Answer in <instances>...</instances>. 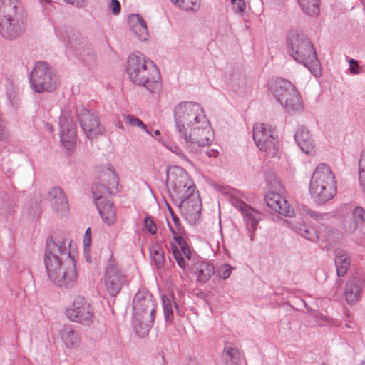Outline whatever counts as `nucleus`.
<instances>
[{"mask_svg":"<svg viewBox=\"0 0 365 365\" xmlns=\"http://www.w3.org/2000/svg\"><path fill=\"white\" fill-rule=\"evenodd\" d=\"M176 129L185 140V149L192 155L200 153V148L209 145L214 133L201 105L187 101L178 104L174 109Z\"/></svg>","mask_w":365,"mask_h":365,"instance_id":"nucleus-1","label":"nucleus"},{"mask_svg":"<svg viewBox=\"0 0 365 365\" xmlns=\"http://www.w3.org/2000/svg\"><path fill=\"white\" fill-rule=\"evenodd\" d=\"M126 72L134 85L143 87L150 93L160 90V71L153 61L144 54L139 52L131 53L127 60Z\"/></svg>","mask_w":365,"mask_h":365,"instance_id":"nucleus-2","label":"nucleus"},{"mask_svg":"<svg viewBox=\"0 0 365 365\" xmlns=\"http://www.w3.org/2000/svg\"><path fill=\"white\" fill-rule=\"evenodd\" d=\"M287 43L289 55L307 68L314 76H320L319 62L310 40L303 34L292 31L289 34Z\"/></svg>","mask_w":365,"mask_h":365,"instance_id":"nucleus-3","label":"nucleus"},{"mask_svg":"<svg viewBox=\"0 0 365 365\" xmlns=\"http://www.w3.org/2000/svg\"><path fill=\"white\" fill-rule=\"evenodd\" d=\"M153 297L148 291L136 293L133 300V318L134 329L140 336H145L153 327L156 310Z\"/></svg>","mask_w":365,"mask_h":365,"instance_id":"nucleus-4","label":"nucleus"},{"mask_svg":"<svg viewBox=\"0 0 365 365\" xmlns=\"http://www.w3.org/2000/svg\"><path fill=\"white\" fill-rule=\"evenodd\" d=\"M25 29V17L18 0H0V34L5 38L19 37Z\"/></svg>","mask_w":365,"mask_h":365,"instance_id":"nucleus-5","label":"nucleus"},{"mask_svg":"<svg viewBox=\"0 0 365 365\" xmlns=\"http://www.w3.org/2000/svg\"><path fill=\"white\" fill-rule=\"evenodd\" d=\"M337 192L336 180L331 168L319 164L314 170L309 182V192L318 204H324L334 198Z\"/></svg>","mask_w":365,"mask_h":365,"instance_id":"nucleus-6","label":"nucleus"},{"mask_svg":"<svg viewBox=\"0 0 365 365\" xmlns=\"http://www.w3.org/2000/svg\"><path fill=\"white\" fill-rule=\"evenodd\" d=\"M44 264L50 281L56 286L61 288L74 286L77 279L75 257H71L70 262L61 257L44 258Z\"/></svg>","mask_w":365,"mask_h":365,"instance_id":"nucleus-7","label":"nucleus"},{"mask_svg":"<svg viewBox=\"0 0 365 365\" xmlns=\"http://www.w3.org/2000/svg\"><path fill=\"white\" fill-rule=\"evenodd\" d=\"M166 173L168 190L177 201L197 192L193 182L183 169L173 167L168 169Z\"/></svg>","mask_w":365,"mask_h":365,"instance_id":"nucleus-8","label":"nucleus"},{"mask_svg":"<svg viewBox=\"0 0 365 365\" xmlns=\"http://www.w3.org/2000/svg\"><path fill=\"white\" fill-rule=\"evenodd\" d=\"M29 81L36 93L53 91L56 86L55 75L45 62H37L30 74Z\"/></svg>","mask_w":365,"mask_h":365,"instance_id":"nucleus-9","label":"nucleus"},{"mask_svg":"<svg viewBox=\"0 0 365 365\" xmlns=\"http://www.w3.org/2000/svg\"><path fill=\"white\" fill-rule=\"evenodd\" d=\"M253 139L256 146L267 155L270 157L277 155L279 144L278 140L274 136L270 125L265 123L255 124L253 127Z\"/></svg>","mask_w":365,"mask_h":365,"instance_id":"nucleus-10","label":"nucleus"},{"mask_svg":"<svg viewBox=\"0 0 365 365\" xmlns=\"http://www.w3.org/2000/svg\"><path fill=\"white\" fill-rule=\"evenodd\" d=\"M76 246L72 240L66 236H54L47 240L44 258L63 259L70 262L71 257H75Z\"/></svg>","mask_w":365,"mask_h":365,"instance_id":"nucleus-11","label":"nucleus"},{"mask_svg":"<svg viewBox=\"0 0 365 365\" xmlns=\"http://www.w3.org/2000/svg\"><path fill=\"white\" fill-rule=\"evenodd\" d=\"M93 314V307L81 295L76 296L66 310V317L71 322L86 325L91 322Z\"/></svg>","mask_w":365,"mask_h":365,"instance_id":"nucleus-12","label":"nucleus"},{"mask_svg":"<svg viewBox=\"0 0 365 365\" xmlns=\"http://www.w3.org/2000/svg\"><path fill=\"white\" fill-rule=\"evenodd\" d=\"M178 207L185 219L191 225L197 223L200 217L202 204L197 192L178 200Z\"/></svg>","mask_w":365,"mask_h":365,"instance_id":"nucleus-13","label":"nucleus"},{"mask_svg":"<svg viewBox=\"0 0 365 365\" xmlns=\"http://www.w3.org/2000/svg\"><path fill=\"white\" fill-rule=\"evenodd\" d=\"M77 115L80 125L88 138H95L103 133V127L95 113L84 108H79L77 109Z\"/></svg>","mask_w":365,"mask_h":365,"instance_id":"nucleus-14","label":"nucleus"},{"mask_svg":"<svg viewBox=\"0 0 365 365\" xmlns=\"http://www.w3.org/2000/svg\"><path fill=\"white\" fill-rule=\"evenodd\" d=\"M46 200L52 211L58 216H63L69 212L68 200L64 190L59 186L51 187Z\"/></svg>","mask_w":365,"mask_h":365,"instance_id":"nucleus-15","label":"nucleus"},{"mask_svg":"<svg viewBox=\"0 0 365 365\" xmlns=\"http://www.w3.org/2000/svg\"><path fill=\"white\" fill-rule=\"evenodd\" d=\"M124 279V273L113 259H110L105 274V286L111 296H115L120 292Z\"/></svg>","mask_w":365,"mask_h":365,"instance_id":"nucleus-16","label":"nucleus"},{"mask_svg":"<svg viewBox=\"0 0 365 365\" xmlns=\"http://www.w3.org/2000/svg\"><path fill=\"white\" fill-rule=\"evenodd\" d=\"M264 200L269 208L279 214L286 217L294 216V209L291 207L286 199L279 193L269 192L266 194Z\"/></svg>","mask_w":365,"mask_h":365,"instance_id":"nucleus-17","label":"nucleus"},{"mask_svg":"<svg viewBox=\"0 0 365 365\" xmlns=\"http://www.w3.org/2000/svg\"><path fill=\"white\" fill-rule=\"evenodd\" d=\"M60 126L61 128V140L68 150H71L76 141L74 123L73 120H68L63 116L60 118Z\"/></svg>","mask_w":365,"mask_h":365,"instance_id":"nucleus-18","label":"nucleus"},{"mask_svg":"<svg viewBox=\"0 0 365 365\" xmlns=\"http://www.w3.org/2000/svg\"><path fill=\"white\" fill-rule=\"evenodd\" d=\"M294 139L304 153L309 154L314 151L315 142L307 128L303 125L299 126L294 134Z\"/></svg>","mask_w":365,"mask_h":365,"instance_id":"nucleus-19","label":"nucleus"},{"mask_svg":"<svg viewBox=\"0 0 365 365\" xmlns=\"http://www.w3.org/2000/svg\"><path fill=\"white\" fill-rule=\"evenodd\" d=\"M363 284L358 277H352L346 282L344 297L348 304H353L360 299Z\"/></svg>","mask_w":365,"mask_h":365,"instance_id":"nucleus-20","label":"nucleus"},{"mask_svg":"<svg viewBox=\"0 0 365 365\" xmlns=\"http://www.w3.org/2000/svg\"><path fill=\"white\" fill-rule=\"evenodd\" d=\"M128 21L131 31L140 41H145L149 37L147 24L143 17L138 14L129 16Z\"/></svg>","mask_w":365,"mask_h":365,"instance_id":"nucleus-21","label":"nucleus"},{"mask_svg":"<svg viewBox=\"0 0 365 365\" xmlns=\"http://www.w3.org/2000/svg\"><path fill=\"white\" fill-rule=\"evenodd\" d=\"M235 206L243 215L247 227L255 230L260 220V213L242 202H237Z\"/></svg>","mask_w":365,"mask_h":365,"instance_id":"nucleus-22","label":"nucleus"},{"mask_svg":"<svg viewBox=\"0 0 365 365\" xmlns=\"http://www.w3.org/2000/svg\"><path fill=\"white\" fill-rule=\"evenodd\" d=\"M103 222L108 226L113 225L117 220L115 207L111 201H97L96 205Z\"/></svg>","mask_w":365,"mask_h":365,"instance_id":"nucleus-23","label":"nucleus"},{"mask_svg":"<svg viewBox=\"0 0 365 365\" xmlns=\"http://www.w3.org/2000/svg\"><path fill=\"white\" fill-rule=\"evenodd\" d=\"M294 85L290 81L284 78L272 79L268 83L269 93L278 101L284 93L292 89Z\"/></svg>","mask_w":365,"mask_h":365,"instance_id":"nucleus-24","label":"nucleus"},{"mask_svg":"<svg viewBox=\"0 0 365 365\" xmlns=\"http://www.w3.org/2000/svg\"><path fill=\"white\" fill-rule=\"evenodd\" d=\"M68 44L79 54L89 50L90 46L86 39L78 31L71 30L68 31Z\"/></svg>","mask_w":365,"mask_h":365,"instance_id":"nucleus-25","label":"nucleus"},{"mask_svg":"<svg viewBox=\"0 0 365 365\" xmlns=\"http://www.w3.org/2000/svg\"><path fill=\"white\" fill-rule=\"evenodd\" d=\"M193 272L198 281L207 282L215 273L214 267L206 262L198 261L193 265Z\"/></svg>","mask_w":365,"mask_h":365,"instance_id":"nucleus-26","label":"nucleus"},{"mask_svg":"<svg viewBox=\"0 0 365 365\" xmlns=\"http://www.w3.org/2000/svg\"><path fill=\"white\" fill-rule=\"evenodd\" d=\"M60 335L65 346L68 349L78 346L81 338L78 333L69 327H63L60 330Z\"/></svg>","mask_w":365,"mask_h":365,"instance_id":"nucleus-27","label":"nucleus"},{"mask_svg":"<svg viewBox=\"0 0 365 365\" xmlns=\"http://www.w3.org/2000/svg\"><path fill=\"white\" fill-rule=\"evenodd\" d=\"M350 264V259L344 250L338 249L335 251V265L338 277H342L347 272Z\"/></svg>","mask_w":365,"mask_h":365,"instance_id":"nucleus-28","label":"nucleus"},{"mask_svg":"<svg viewBox=\"0 0 365 365\" xmlns=\"http://www.w3.org/2000/svg\"><path fill=\"white\" fill-rule=\"evenodd\" d=\"M99 182L100 183L106 185L110 189L115 188L118 185V177L113 168L110 165H107L102 168L99 172Z\"/></svg>","mask_w":365,"mask_h":365,"instance_id":"nucleus-29","label":"nucleus"},{"mask_svg":"<svg viewBox=\"0 0 365 365\" xmlns=\"http://www.w3.org/2000/svg\"><path fill=\"white\" fill-rule=\"evenodd\" d=\"M111 190L109 187L106 185L96 182L92 187V196L95 205H97V201L103 202L106 201H110V193Z\"/></svg>","mask_w":365,"mask_h":365,"instance_id":"nucleus-30","label":"nucleus"},{"mask_svg":"<svg viewBox=\"0 0 365 365\" xmlns=\"http://www.w3.org/2000/svg\"><path fill=\"white\" fill-rule=\"evenodd\" d=\"M287 113H297L303 110V102L299 91L291 94L283 106Z\"/></svg>","mask_w":365,"mask_h":365,"instance_id":"nucleus-31","label":"nucleus"},{"mask_svg":"<svg viewBox=\"0 0 365 365\" xmlns=\"http://www.w3.org/2000/svg\"><path fill=\"white\" fill-rule=\"evenodd\" d=\"M171 249L173 255L178 262V265L183 269L188 267V263L185 261L183 256H185L187 260H190L191 252L189 247L184 249L180 251L175 244H171Z\"/></svg>","mask_w":365,"mask_h":365,"instance_id":"nucleus-32","label":"nucleus"},{"mask_svg":"<svg viewBox=\"0 0 365 365\" xmlns=\"http://www.w3.org/2000/svg\"><path fill=\"white\" fill-rule=\"evenodd\" d=\"M16 201L14 197L6 193L0 196V214L6 215L15 211Z\"/></svg>","mask_w":365,"mask_h":365,"instance_id":"nucleus-33","label":"nucleus"},{"mask_svg":"<svg viewBox=\"0 0 365 365\" xmlns=\"http://www.w3.org/2000/svg\"><path fill=\"white\" fill-rule=\"evenodd\" d=\"M6 95L10 105L15 109L18 108L20 106L19 87L12 81L6 87Z\"/></svg>","mask_w":365,"mask_h":365,"instance_id":"nucleus-34","label":"nucleus"},{"mask_svg":"<svg viewBox=\"0 0 365 365\" xmlns=\"http://www.w3.org/2000/svg\"><path fill=\"white\" fill-rule=\"evenodd\" d=\"M320 0H297L302 11L310 16H317L319 13Z\"/></svg>","mask_w":365,"mask_h":365,"instance_id":"nucleus-35","label":"nucleus"},{"mask_svg":"<svg viewBox=\"0 0 365 365\" xmlns=\"http://www.w3.org/2000/svg\"><path fill=\"white\" fill-rule=\"evenodd\" d=\"M293 230L302 237L312 242H315L319 239V236L317 232L312 227H309L307 225H295L293 227Z\"/></svg>","mask_w":365,"mask_h":365,"instance_id":"nucleus-36","label":"nucleus"},{"mask_svg":"<svg viewBox=\"0 0 365 365\" xmlns=\"http://www.w3.org/2000/svg\"><path fill=\"white\" fill-rule=\"evenodd\" d=\"M224 356L227 365H239L240 362V353L236 349L227 345L224 349Z\"/></svg>","mask_w":365,"mask_h":365,"instance_id":"nucleus-37","label":"nucleus"},{"mask_svg":"<svg viewBox=\"0 0 365 365\" xmlns=\"http://www.w3.org/2000/svg\"><path fill=\"white\" fill-rule=\"evenodd\" d=\"M170 1L185 11H195L200 6V0H170Z\"/></svg>","mask_w":365,"mask_h":365,"instance_id":"nucleus-38","label":"nucleus"},{"mask_svg":"<svg viewBox=\"0 0 365 365\" xmlns=\"http://www.w3.org/2000/svg\"><path fill=\"white\" fill-rule=\"evenodd\" d=\"M123 118L125 123L129 126L140 128L145 133H150L149 130L146 128V125L138 118L130 114H123Z\"/></svg>","mask_w":365,"mask_h":365,"instance_id":"nucleus-39","label":"nucleus"},{"mask_svg":"<svg viewBox=\"0 0 365 365\" xmlns=\"http://www.w3.org/2000/svg\"><path fill=\"white\" fill-rule=\"evenodd\" d=\"M151 258L158 268H160L164 264V251L159 246L154 247L150 250Z\"/></svg>","mask_w":365,"mask_h":365,"instance_id":"nucleus-40","label":"nucleus"},{"mask_svg":"<svg viewBox=\"0 0 365 365\" xmlns=\"http://www.w3.org/2000/svg\"><path fill=\"white\" fill-rule=\"evenodd\" d=\"M344 229L348 233H353L358 227L357 220L354 216V212L348 216L343 223Z\"/></svg>","mask_w":365,"mask_h":365,"instance_id":"nucleus-41","label":"nucleus"},{"mask_svg":"<svg viewBox=\"0 0 365 365\" xmlns=\"http://www.w3.org/2000/svg\"><path fill=\"white\" fill-rule=\"evenodd\" d=\"M162 303L163 308V313L165 320L170 321L173 318V312L172 308V304L170 299L163 295L162 297Z\"/></svg>","mask_w":365,"mask_h":365,"instance_id":"nucleus-42","label":"nucleus"},{"mask_svg":"<svg viewBox=\"0 0 365 365\" xmlns=\"http://www.w3.org/2000/svg\"><path fill=\"white\" fill-rule=\"evenodd\" d=\"M230 83L233 87L243 86L245 83V76L240 72H234L231 75Z\"/></svg>","mask_w":365,"mask_h":365,"instance_id":"nucleus-43","label":"nucleus"},{"mask_svg":"<svg viewBox=\"0 0 365 365\" xmlns=\"http://www.w3.org/2000/svg\"><path fill=\"white\" fill-rule=\"evenodd\" d=\"M168 148L174 154L179 156L182 160L190 165H192L189 158L184 153L180 146L175 144H170Z\"/></svg>","mask_w":365,"mask_h":365,"instance_id":"nucleus-44","label":"nucleus"},{"mask_svg":"<svg viewBox=\"0 0 365 365\" xmlns=\"http://www.w3.org/2000/svg\"><path fill=\"white\" fill-rule=\"evenodd\" d=\"M28 214L32 217H37L39 216L41 208L40 203L37 200H32L28 207Z\"/></svg>","mask_w":365,"mask_h":365,"instance_id":"nucleus-45","label":"nucleus"},{"mask_svg":"<svg viewBox=\"0 0 365 365\" xmlns=\"http://www.w3.org/2000/svg\"><path fill=\"white\" fill-rule=\"evenodd\" d=\"M235 12L242 14L246 9L245 0H230Z\"/></svg>","mask_w":365,"mask_h":365,"instance_id":"nucleus-46","label":"nucleus"},{"mask_svg":"<svg viewBox=\"0 0 365 365\" xmlns=\"http://www.w3.org/2000/svg\"><path fill=\"white\" fill-rule=\"evenodd\" d=\"M232 267L227 264H225L220 267V268L217 271V274L220 277L225 279L228 278L232 272Z\"/></svg>","mask_w":365,"mask_h":365,"instance_id":"nucleus-47","label":"nucleus"},{"mask_svg":"<svg viewBox=\"0 0 365 365\" xmlns=\"http://www.w3.org/2000/svg\"><path fill=\"white\" fill-rule=\"evenodd\" d=\"M292 89H289L288 91H287L284 95L280 97V98L277 101L282 106L284 105V102H287V98L291 97V94L294 93H297L298 90L294 86H292Z\"/></svg>","mask_w":365,"mask_h":365,"instance_id":"nucleus-48","label":"nucleus"},{"mask_svg":"<svg viewBox=\"0 0 365 365\" xmlns=\"http://www.w3.org/2000/svg\"><path fill=\"white\" fill-rule=\"evenodd\" d=\"M358 171L359 174H365V148L361 151L358 163Z\"/></svg>","mask_w":365,"mask_h":365,"instance_id":"nucleus-49","label":"nucleus"},{"mask_svg":"<svg viewBox=\"0 0 365 365\" xmlns=\"http://www.w3.org/2000/svg\"><path fill=\"white\" fill-rule=\"evenodd\" d=\"M354 216L355 218L358 220H360L361 221L365 222V210L363 209L361 207H356L354 210Z\"/></svg>","mask_w":365,"mask_h":365,"instance_id":"nucleus-50","label":"nucleus"},{"mask_svg":"<svg viewBox=\"0 0 365 365\" xmlns=\"http://www.w3.org/2000/svg\"><path fill=\"white\" fill-rule=\"evenodd\" d=\"M145 225L146 227V229L151 234H155L157 230L156 225H155L154 222L149 217H146L145 219Z\"/></svg>","mask_w":365,"mask_h":365,"instance_id":"nucleus-51","label":"nucleus"},{"mask_svg":"<svg viewBox=\"0 0 365 365\" xmlns=\"http://www.w3.org/2000/svg\"><path fill=\"white\" fill-rule=\"evenodd\" d=\"M174 239L175 242L178 243V245L179 247V250L180 251L183 250L184 249H186L189 247L187 242L184 240V238L181 236H175Z\"/></svg>","mask_w":365,"mask_h":365,"instance_id":"nucleus-52","label":"nucleus"},{"mask_svg":"<svg viewBox=\"0 0 365 365\" xmlns=\"http://www.w3.org/2000/svg\"><path fill=\"white\" fill-rule=\"evenodd\" d=\"M110 5L113 14L117 15L120 13L121 6L120 2L118 0H111Z\"/></svg>","mask_w":365,"mask_h":365,"instance_id":"nucleus-53","label":"nucleus"},{"mask_svg":"<svg viewBox=\"0 0 365 365\" xmlns=\"http://www.w3.org/2000/svg\"><path fill=\"white\" fill-rule=\"evenodd\" d=\"M66 3L70 4L76 7L81 8L86 3L87 0H63Z\"/></svg>","mask_w":365,"mask_h":365,"instance_id":"nucleus-54","label":"nucleus"},{"mask_svg":"<svg viewBox=\"0 0 365 365\" xmlns=\"http://www.w3.org/2000/svg\"><path fill=\"white\" fill-rule=\"evenodd\" d=\"M91 240V228H88L86 230L85 236H84V245L85 246L89 245Z\"/></svg>","mask_w":365,"mask_h":365,"instance_id":"nucleus-55","label":"nucleus"},{"mask_svg":"<svg viewBox=\"0 0 365 365\" xmlns=\"http://www.w3.org/2000/svg\"><path fill=\"white\" fill-rule=\"evenodd\" d=\"M169 210H170V214L172 215V218H173L174 224L178 227V229L180 230V220L178 219V217L176 215H175V214L173 213V210L170 207H169Z\"/></svg>","mask_w":365,"mask_h":365,"instance_id":"nucleus-56","label":"nucleus"},{"mask_svg":"<svg viewBox=\"0 0 365 365\" xmlns=\"http://www.w3.org/2000/svg\"><path fill=\"white\" fill-rule=\"evenodd\" d=\"M359 180L360 186L361 187L363 191L365 193V173L359 175Z\"/></svg>","mask_w":365,"mask_h":365,"instance_id":"nucleus-57","label":"nucleus"},{"mask_svg":"<svg viewBox=\"0 0 365 365\" xmlns=\"http://www.w3.org/2000/svg\"><path fill=\"white\" fill-rule=\"evenodd\" d=\"M219 154V152L217 150H215V149H211L210 150H207L206 152V155L209 157V158H216L217 157Z\"/></svg>","mask_w":365,"mask_h":365,"instance_id":"nucleus-58","label":"nucleus"},{"mask_svg":"<svg viewBox=\"0 0 365 365\" xmlns=\"http://www.w3.org/2000/svg\"><path fill=\"white\" fill-rule=\"evenodd\" d=\"M355 66H350V72L352 74H358L359 73V70H357Z\"/></svg>","mask_w":365,"mask_h":365,"instance_id":"nucleus-59","label":"nucleus"},{"mask_svg":"<svg viewBox=\"0 0 365 365\" xmlns=\"http://www.w3.org/2000/svg\"><path fill=\"white\" fill-rule=\"evenodd\" d=\"M187 365H200L199 361L196 359H190Z\"/></svg>","mask_w":365,"mask_h":365,"instance_id":"nucleus-60","label":"nucleus"},{"mask_svg":"<svg viewBox=\"0 0 365 365\" xmlns=\"http://www.w3.org/2000/svg\"><path fill=\"white\" fill-rule=\"evenodd\" d=\"M247 229L249 230L250 232V241H252L254 237V232L255 230H252V229H250V227Z\"/></svg>","mask_w":365,"mask_h":365,"instance_id":"nucleus-61","label":"nucleus"},{"mask_svg":"<svg viewBox=\"0 0 365 365\" xmlns=\"http://www.w3.org/2000/svg\"><path fill=\"white\" fill-rule=\"evenodd\" d=\"M349 64L350 66H355L356 67H358V63L356 60L354 59H351L349 61Z\"/></svg>","mask_w":365,"mask_h":365,"instance_id":"nucleus-62","label":"nucleus"},{"mask_svg":"<svg viewBox=\"0 0 365 365\" xmlns=\"http://www.w3.org/2000/svg\"><path fill=\"white\" fill-rule=\"evenodd\" d=\"M148 134L152 135V136H158V135H160V131L158 130H156L154 132V135L151 134L150 133H148Z\"/></svg>","mask_w":365,"mask_h":365,"instance_id":"nucleus-63","label":"nucleus"},{"mask_svg":"<svg viewBox=\"0 0 365 365\" xmlns=\"http://www.w3.org/2000/svg\"><path fill=\"white\" fill-rule=\"evenodd\" d=\"M309 215L312 217H317V215L314 212H309Z\"/></svg>","mask_w":365,"mask_h":365,"instance_id":"nucleus-64","label":"nucleus"}]
</instances>
